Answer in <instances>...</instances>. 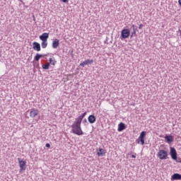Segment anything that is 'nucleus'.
<instances>
[{
	"label": "nucleus",
	"instance_id": "f257e3e1",
	"mask_svg": "<svg viewBox=\"0 0 181 181\" xmlns=\"http://www.w3.org/2000/svg\"><path fill=\"white\" fill-rule=\"evenodd\" d=\"M71 132L75 135L80 136L84 135V132L81 129V122L75 119L74 123L71 125Z\"/></svg>",
	"mask_w": 181,
	"mask_h": 181
},
{
	"label": "nucleus",
	"instance_id": "f03ea898",
	"mask_svg": "<svg viewBox=\"0 0 181 181\" xmlns=\"http://www.w3.org/2000/svg\"><path fill=\"white\" fill-rule=\"evenodd\" d=\"M145 136H146V132H141L136 142L141 145H145Z\"/></svg>",
	"mask_w": 181,
	"mask_h": 181
},
{
	"label": "nucleus",
	"instance_id": "7ed1b4c3",
	"mask_svg": "<svg viewBox=\"0 0 181 181\" xmlns=\"http://www.w3.org/2000/svg\"><path fill=\"white\" fill-rule=\"evenodd\" d=\"M157 156L160 160H165L168 159V151L165 150H159Z\"/></svg>",
	"mask_w": 181,
	"mask_h": 181
},
{
	"label": "nucleus",
	"instance_id": "20e7f679",
	"mask_svg": "<svg viewBox=\"0 0 181 181\" xmlns=\"http://www.w3.org/2000/svg\"><path fill=\"white\" fill-rule=\"evenodd\" d=\"M131 35V31L129 29H123L121 31V39H128L129 37V35Z\"/></svg>",
	"mask_w": 181,
	"mask_h": 181
},
{
	"label": "nucleus",
	"instance_id": "39448f33",
	"mask_svg": "<svg viewBox=\"0 0 181 181\" xmlns=\"http://www.w3.org/2000/svg\"><path fill=\"white\" fill-rule=\"evenodd\" d=\"M18 161L20 166V173H21L23 170H26V161H23L21 158H18Z\"/></svg>",
	"mask_w": 181,
	"mask_h": 181
},
{
	"label": "nucleus",
	"instance_id": "423d86ee",
	"mask_svg": "<svg viewBox=\"0 0 181 181\" xmlns=\"http://www.w3.org/2000/svg\"><path fill=\"white\" fill-rule=\"evenodd\" d=\"M170 155L173 160H176V159H177V152L176 151V148L170 147Z\"/></svg>",
	"mask_w": 181,
	"mask_h": 181
},
{
	"label": "nucleus",
	"instance_id": "0eeeda50",
	"mask_svg": "<svg viewBox=\"0 0 181 181\" xmlns=\"http://www.w3.org/2000/svg\"><path fill=\"white\" fill-rule=\"evenodd\" d=\"M33 49L36 52H40L41 50L40 44L37 42H33Z\"/></svg>",
	"mask_w": 181,
	"mask_h": 181
},
{
	"label": "nucleus",
	"instance_id": "6e6552de",
	"mask_svg": "<svg viewBox=\"0 0 181 181\" xmlns=\"http://www.w3.org/2000/svg\"><path fill=\"white\" fill-rule=\"evenodd\" d=\"M39 115V110H36V109H31L30 112V117L31 118H35V117H37V115Z\"/></svg>",
	"mask_w": 181,
	"mask_h": 181
},
{
	"label": "nucleus",
	"instance_id": "1a4fd4ad",
	"mask_svg": "<svg viewBox=\"0 0 181 181\" xmlns=\"http://www.w3.org/2000/svg\"><path fill=\"white\" fill-rule=\"evenodd\" d=\"M49 39V33H44L41 35H40V40L42 41L47 42V40Z\"/></svg>",
	"mask_w": 181,
	"mask_h": 181
},
{
	"label": "nucleus",
	"instance_id": "9d476101",
	"mask_svg": "<svg viewBox=\"0 0 181 181\" xmlns=\"http://www.w3.org/2000/svg\"><path fill=\"white\" fill-rule=\"evenodd\" d=\"M93 63H94V60H93V59H87V60L81 62L80 64V66H81L82 67H84V66H87L88 64H93Z\"/></svg>",
	"mask_w": 181,
	"mask_h": 181
},
{
	"label": "nucleus",
	"instance_id": "9b49d317",
	"mask_svg": "<svg viewBox=\"0 0 181 181\" xmlns=\"http://www.w3.org/2000/svg\"><path fill=\"white\" fill-rule=\"evenodd\" d=\"M88 121L89 124H94V122H95V121H97V118L93 115H90L88 117Z\"/></svg>",
	"mask_w": 181,
	"mask_h": 181
},
{
	"label": "nucleus",
	"instance_id": "f8f14e48",
	"mask_svg": "<svg viewBox=\"0 0 181 181\" xmlns=\"http://www.w3.org/2000/svg\"><path fill=\"white\" fill-rule=\"evenodd\" d=\"M60 45V42L59 41V39L56 38L52 41V49H57L59 47V45Z\"/></svg>",
	"mask_w": 181,
	"mask_h": 181
},
{
	"label": "nucleus",
	"instance_id": "ddd939ff",
	"mask_svg": "<svg viewBox=\"0 0 181 181\" xmlns=\"http://www.w3.org/2000/svg\"><path fill=\"white\" fill-rule=\"evenodd\" d=\"M127 129V126H125V124L122 123V122H120L119 124H118V129H117V131L119 132H122V131H124V129Z\"/></svg>",
	"mask_w": 181,
	"mask_h": 181
},
{
	"label": "nucleus",
	"instance_id": "4468645a",
	"mask_svg": "<svg viewBox=\"0 0 181 181\" xmlns=\"http://www.w3.org/2000/svg\"><path fill=\"white\" fill-rule=\"evenodd\" d=\"M171 180H181V175L179 173H175L171 177Z\"/></svg>",
	"mask_w": 181,
	"mask_h": 181
},
{
	"label": "nucleus",
	"instance_id": "2eb2a0df",
	"mask_svg": "<svg viewBox=\"0 0 181 181\" xmlns=\"http://www.w3.org/2000/svg\"><path fill=\"white\" fill-rule=\"evenodd\" d=\"M107 152L105 149L100 148L99 150H97L98 156H104Z\"/></svg>",
	"mask_w": 181,
	"mask_h": 181
},
{
	"label": "nucleus",
	"instance_id": "dca6fc26",
	"mask_svg": "<svg viewBox=\"0 0 181 181\" xmlns=\"http://www.w3.org/2000/svg\"><path fill=\"white\" fill-rule=\"evenodd\" d=\"M165 139L166 142H168V144H172V142H173V141H174L173 136H165Z\"/></svg>",
	"mask_w": 181,
	"mask_h": 181
},
{
	"label": "nucleus",
	"instance_id": "f3484780",
	"mask_svg": "<svg viewBox=\"0 0 181 181\" xmlns=\"http://www.w3.org/2000/svg\"><path fill=\"white\" fill-rule=\"evenodd\" d=\"M86 115H87V112H83L81 115H80L79 117H76L75 119L82 122L83 119L84 118V117H86Z\"/></svg>",
	"mask_w": 181,
	"mask_h": 181
},
{
	"label": "nucleus",
	"instance_id": "a211bd4d",
	"mask_svg": "<svg viewBox=\"0 0 181 181\" xmlns=\"http://www.w3.org/2000/svg\"><path fill=\"white\" fill-rule=\"evenodd\" d=\"M42 57H43V54H36L34 59L35 60V62H39V60H40V58Z\"/></svg>",
	"mask_w": 181,
	"mask_h": 181
},
{
	"label": "nucleus",
	"instance_id": "6ab92c4d",
	"mask_svg": "<svg viewBox=\"0 0 181 181\" xmlns=\"http://www.w3.org/2000/svg\"><path fill=\"white\" fill-rule=\"evenodd\" d=\"M47 41H42L41 42V47L42 49H46V47H47Z\"/></svg>",
	"mask_w": 181,
	"mask_h": 181
},
{
	"label": "nucleus",
	"instance_id": "aec40b11",
	"mask_svg": "<svg viewBox=\"0 0 181 181\" xmlns=\"http://www.w3.org/2000/svg\"><path fill=\"white\" fill-rule=\"evenodd\" d=\"M50 66V63L47 62L46 64H43L42 66V69H44V70H49V67Z\"/></svg>",
	"mask_w": 181,
	"mask_h": 181
},
{
	"label": "nucleus",
	"instance_id": "412c9836",
	"mask_svg": "<svg viewBox=\"0 0 181 181\" xmlns=\"http://www.w3.org/2000/svg\"><path fill=\"white\" fill-rule=\"evenodd\" d=\"M49 63L50 64H52V66H54L57 62H56V59H53L52 58H49Z\"/></svg>",
	"mask_w": 181,
	"mask_h": 181
},
{
	"label": "nucleus",
	"instance_id": "4be33fe9",
	"mask_svg": "<svg viewBox=\"0 0 181 181\" xmlns=\"http://www.w3.org/2000/svg\"><path fill=\"white\" fill-rule=\"evenodd\" d=\"M135 36H136V31H135V30H133V32H132L130 37L131 38L135 37Z\"/></svg>",
	"mask_w": 181,
	"mask_h": 181
},
{
	"label": "nucleus",
	"instance_id": "5701e85b",
	"mask_svg": "<svg viewBox=\"0 0 181 181\" xmlns=\"http://www.w3.org/2000/svg\"><path fill=\"white\" fill-rule=\"evenodd\" d=\"M175 160H176V162H177V163H181V158L177 157V159Z\"/></svg>",
	"mask_w": 181,
	"mask_h": 181
},
{
	"label": "nucleus",
	"instance_id": "b1692460",
	"mask_svg": "<svg viewBox=\"0 0 181 181\" xmlns=\"http://www.w3.org/2000/svg\"><path fill=\"white\" fill-rule=\"evenodd\" d=\"M132 28H133V30H135V31H136L137 30V28H136V25H132Z\"/></svg>",
	"mask_w": 181,
	"mask_h": 181
},
{
	"label": "nucleus",
	"instance_id": "393cba45",
	"mask_svg": "<svg viewBox=\"0 0 181 181\" xmlns=\"http://www.w3.org/2000/svg\"><path fill=\"white\" fill-rule=\"evenodd\" d=\"M131 158H133L134 159H135L136 158V153L132 154L131 156Z\"/></svg>",
	"mask_w": 181,
	"mask_h": 181
},
{
	"label": "nucleus",
	"instance_id": "a878e982",
	"mask_svg": "<svg viewBox=\"0 0 181 181\" xmlns=\"http://www.w3.org/2000/svg\"><path fill=\"white\" fill-rule=\"evenodd\" d=\"M62 1V2H64V4H68L69 0H59Z\"/></svg>",
	"mask_w": 181,
	"mask_h": 181
},
{
	"label": "nucleus",
	"instance_id": "bb28decb",
	"mask_svg": "<svg viewBox=\"0 0 181 181\" xmlns=\"http://www.w3.org/2000/svg\"><path fill=\"white\" fill-rule=\"evenodd\" d=\"M46 148H50V144L47 143L45 144Z\"/></svg>",
	"mask_w": 181,
	"mask_h": 181
},
{
	"label": "nucleus",
	"instance_id": "cd10ccee",
	"mask_svg": "<svg viewBox=\"0 0 181 181\" xmlns=\"http://www.w3.org/2000/svg\"><path fill=\"white\" fill-rule=\"evenodd\" d=\"M142 28H144V25L140 24L139 26V29H142Z\"/></svg>",
	"mask_w": 181,
	"mask_h": 181
},
{
	"label": "nucleus",
	"instance_id": "c85d7f7f",
	"mask_svg": "<svg viewBox=\"0 0 181 181\" xmlns=\"http://www.w3.org/2000/svg\"><path fill=\"white\" fill-rule=\"evenodd\" d=\"M178 4L181 6V0H178Z\"/></svg>",
	"mask_w": 181,
	"mask_h": 181
},
{
	"label": "nucleus",
	"instance_id": "c756f323",
	"mask_svg": "<svg viewBox=\"0 0 181 181\" xmlns=\"http://www.w3.org/2000/svg\"><path fill=\"white\" fill-rule=\"evenodd\" d=\"M83 122H87V119H85L84 120H83Z\"/></svg>",
	"mask_w": 181,
	"mask_h": 181
}]
</instances>
